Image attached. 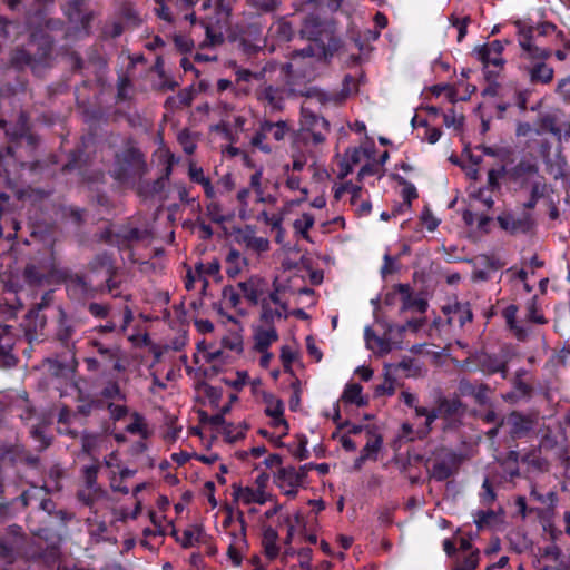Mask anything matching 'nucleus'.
Wrapping results in <instances>:
<instances>
[{"label": "nucleus", "instance_id": "bb28decb", "mask_svg": "<svg viewBox=\"0 0 570 570\" xmlns=\"http://www.w3.org/2000/svg\"><path fill=\"white\" fill-rule=\"evenodd\" d=\"M214 421L222 423V434L228 443L237 442L246 434L247 426L245 424L225 422L220 416L215 417Z\"/></svg>", "mask_w": 570, "mask_h": 570}, {"label": "nucleus", "instance_id": "7c9ffc66", "mask_svg": "<svg viewBox=\"0 0 570 570\" xmlns=\"http://www.w3.org/2000/svg\"><path fill=\"white\" fill-rule=\"evenodd\" d=\"M314 58V49L311 45H308L307 47L301 49V50H295L293 51L292 53V57H291V61H288L285 66H284V69L286 70V72L288 75H293L294 72L298 71L299 70V63L298 61L302 59H308V60H313Z\"/></svg>", "mask_w": 570, "mask_h": 570}, {"label": "nucleus", "instance_id": "2f4dec72", "mask_svg": "<svg viewBox=\"0 0 570 570\" xmlns=\"http://www.w3.org/2000/svg\"><path fill=\"white\" fill-rule=\"evenodd\" d=\"M520 47L530 59H547L551 53L550 50L535 46L530 35L520 40Z\"/></svg>", "mask_w": 570, "mask_h": 570}, {"label": "nucleus", "instance_id": "a19ab883", "mask_svg": "<svg viewBox=\"0 0 570 570\" xmlns=\"http://www.w3.org/2000/svg\"><path fill=\"white\" fill-rule=\"evenodd\" d=\"M226 264V274L229 277L234 278L242 272L243 267L246 264V259L242 257L239 252L232 249L227 255Z\"/></svg>", "mask_w": 570, "mask_h": 570}, {"label": "nucleus", "instance_id": "6e6552de", "mask_svg": "<svg viewBox=\"0 0 570 570\" xmlns=\"http://www.w3.org/2000/svg\"><path fill=\"white\" fill-rule=\"evenodd\" d=\"M460 465V456L452 450L442 449L431 465L430 474L436 481H445Z\"/></svg>", "mask_w": 570, "mask_h": 570}, {"label": "nucleus", "instance_id": "f257e3e1", "mask_svg": "<svg viewBox=\"0 0 570 570\" xmlns=\"http://www.w3.org/2000/svg\"><path fill=\"white\" fill-rule=\"evenodd\" d=\"M238 288L249 304L261 307L259 322L287 318L289 306L286 296L287 287L277 279L269 285L265 278L254 275L239 282Z\"/></svg>", "mask_w": 570, "mask_h": 570}, {"label": "nucleus", "instance_id": "473e14b6", "mask_svg": "<svg viewBox=\"0 0 570 570\" xmlns=\"http://www.w3.org/2000/svg\"><path fill=\"white\" fill-rule=\"evenodd\" d=\"M269 35L278 41H289L294 35V30L291 22L285 19H279L271 26Z\"/></svg>", "mask_w": 570, "mask_h": 570}, {"label": "nucleus", "instance_id": "c03bdc74", "mask_svg": "<svg viewBox=\"0 0 570 570\" xmlns=\"http://www.w3.org/2000/svg\"><path fill=\"white\" fill-rule=\"evenodd\" d=\"M99 466L97 464L86 465L82 469V475L87 488L97 493L100 489L97 483Z\"/></svg>", "mask_w": 570, "mask_h": 570}, {"label": "nucleus", "instance_id": "6ab92c4d", "mask_svg": "<svg viewBox=\"0 0 570 570\" xmlns=\"http://www.w3.org/2000/svg\"><path fill=\"white\" fill-rule=\"evenodd\" d=\"M295 94L315 100L321 107H337L344 101L340 97L337 90L326 91L317 87H309L306 90L295 91Z\"/></svg>", "mask_w": 570, "mask_h": 570}, {"label": "nucleus", "instance_id": "49530a36", "mask_svg": "<svg viewBox=\"0 0 570 570\" xmlns=\"http://www.w3.org/2000/svg\"><path fill=\"white\" fill-rule=\"evenodd\" d=\"M252 190L248 187L240 188L237 191L236 199L239 205V217L242 219H248L250 217L249 213V196Z\"/></svg>", "mask_w": 570, "mask_h": 570}, {"label": "nucleus", "instance_id": "423d86ee", "mask_svg": "<svg viewBox=\"0 0 570 570\" xmlns=\"http://www.w3.org/2000/svg\"><path fill=\"white\" fill-rule=\"evenodd\" d=\"M504 42L493 40L475 49L478 59L483 63L485 78L489 81H495L499 71L503 68L505 60L502 57Z\"/></svg>", "mask_w": 570, "mask_h": 570}, {"label": "nucleus", "instance_id": "7ed1b4c3", "mask_svg": "<svg viewBox=\"0 0 570 570\" xmlns=\"http://www.w3.org/2000/svg\"><path fill=\"white\" fill-rule=\"evenodd\" d=\"M225 540L227 541V554L235 566H240L243 553L247 548L246 525L244 515L239 512L237 524L234 525L232 518L223 521Z\"/></svg>", "mask_w": 570, "mask_h": 570}, {"label": "nucleus", "instance_id": "680f3d73", "mask_svg": "<svg viewBox=\"0 0 570 570\" xmlns=\"http://www.w3.org/2000/svg\"><path fill=\"white\" fill-rule=\"evenodd\" d=\"M55 303V295L53 291H47L42 294L40 302H38L33 307L30 308V311H37L39 314H45V309L53 306Z\"/></svg>", "mask_w": 570, "mask_h": 570}, {"label": "nucleus", "instance_id": "bf43d9fd", "mask_svg": "<svg viewBox=\"0 0 570 570\" xmlns=\"http://www.w3.org/2000/svg\"><path fill=\"white\" fill-rule=\"evenodd\" d=\"M98 434L91 433L89 431H82L80 435L82 451L90 454L98 445Z\"/></svg>", "mask_w": 570, "mask_h": 570}, {"label": "nucleus", "instance_id": "72a5a7b5", "mask_svg": "<svg viewBox=\"0 0 570 570\" xmlns=\"http://www.w3.org/2000/svg\"><path fill=\"white\" fill-rule=\"evenodd\" d=\"M132 422L126 426V432L129 434L139 435L141 439H148L150 431L146 423L144 415L138 412L131 414Z\"/></svg>", "mask_w": 570, "mask_h": 570}, {"label": "nucleus", "instance_id": "a878e982", "mask_svg": "<svg viewBox=\"0 0 570 570\" xmlns=\"http://www.w3.org/2000/svg\"><path fill=\"white\" fill-rule=\"evenodd\" d=\"M188 176L193 183L203 187L206 198L217 197L214 185L212 184L209 177L204 174L202 167L197 166L195 163H190L188 166Z\"/></svg>", "mask_w": 570, "mask_h": 570}, {"label": "nucleus", "instance_id": "39448f33", "mask_svg": "<svg viewBox=\"0 0 570 570\" xmlns=\"http://www.w3.org/2000/svg\"><path fill=\"white\" fill-rule=\"evenodd\" d=\"M309 465L304 464L299 468L292 465L282 466L275 474L274 482L279 491L293 499L297 495L301 488L305 482Z\"/></svg>", "mask_w": 570, "mask_h": 570}, {"label": "nucleus", "instance_id": "dca6fc26", "mask_svg": "<svg viewBox=\"0 0 570 570\" xmlns=\"http://www.w3.org/2000/svg\"><path fill=\"white\" fill-rule=\"evenodd\" d=\"M256 99L272 112L283 110L285 104L283 89L272 85L259 88L256 91Z\"/></svg>", "mask_w": 570, "mask_h": 570}, {"label": "nucleus", "instance_id": "4468645a", "mask_svg": "<svg viewBox=\"0 0 570 570\" xmlns=\"http://www.w3.org/2000/svg\"><path fill=\"white\" fill-rule=\"evenodd\" d=\"M58 313L56 336L57 340L66 347L73 345V337L76 335L77 325L72 317H70L61 305L56 306Z\"/></svg>", "mask_w": 570, "mask_h": 570}, {"label": "nucleus", "instance_id": "58836bf2", "mask_svg": "<svg viewBox=\"0 0 570 570\" xmlns=\"http://www.w3.org/2000/svg\"><path fill=\"white\" fill-rule=\"evenodd\" d=\"M215 198H208L209 203L206 205V215L208 218L216 224H223L228 220L223 205Z\"/></svg>", "mask_w": 570, "mask_h": 570}, {"label": "nucleus", "instance_id": "aec40b11", "mask_svg": "<svg viewBox=\"0 0 570 570\" xmlns=\"http://www.w3.org/2000/svg\"><path fill=\"white\" fill-rule=\"evenodd\" d=\"M436 419L443 417L449 422V425L455 424L460 421L464 409L461 401L456 397L448 399L443 397L440 400L435 407Z\"/></svg>", "mask_w": 570, "mask_h": 570}, {"label": "nucleus", "instance_id": "4c0bfd02", "mask_svg": "<svg viewBox=\"0 0 570 570\" xmlns=\"http://www.w3.org/2000/svg\"><path fill=\"white\" fill-rule=\"evenodd\" d=\"M315 217L311 213H304L301 217L296 218L293 223V228L305 240H309L308 230L314 226Z\"/></svg>", "mask_w": 570, "mask_h": 570}, {"label": "nucleus", "instance_id": "0eeeda50", "mask_svg": "<svg viewBox=\"0 0 570 570\" xmlns=\"http://www.w3.org/2000/svg\"><path fill=\"white\" fill-rule=\"evenodd\" d=\"M301 129L303 132L311 135L314 145H320L326 139L330 122L303 105L301 108Z\"/></svg>", "mask_w": 570, "mask_h": 570}, {"label": "nucleus", "instance_id": "13d9d810", "mask_svg": "<svg viewBox=\"0 0 570 570\" xmlns=\"http://www.w3.org/2000/svg\"><path fill=\"white\" fill-rule=\"evenodd\" d=\"M265 77V71L261 70L257 72H253L248 69H238L236 71V81L239 82H250L252 80L261 81Z\"/></svg>", "mask_w": 570, "mask_h": 570}, {"label": "nucleus", "instance_id": "37998d69", "mask_svg": "<svg viewBox=\"0 0 570 570\" xmlns=\"http://www.w3.org/2000/svg\"><path fill=\"white\" fill-rule=\"evenodd\" d=\"M285 186L291 190H299L302 196L295 200H292L291 204L293 206L299 205L301 203L305 202L308 196V189L306 187H301V177L287 174V178L285 181Z\"/></svg>", "mask_w": 570, "mask_h": 570}, {"label": "nucleus", "instance_id": "052dcab7", "mask_svg": "<svg viewBox=\"0 0 570 570\" xmlns=\"http://www.w3.org/2000/svg\"><path fill=\"white\" fill-rule=\"evenodd\" d=\"M271 425L278 432L275 442H278L283 436L288 434L289 425L285 420L284 414L282 416L271 417Z\"/></svg>", "mask_w": 570, "mask_h": 570}, {"label": "nucleus", "instance_id": "864d4df0", "mask_svg": "<svg viewBox=\"0 0 570 570\" xmlns=\"http://www.w3.org/2000/svg\"><path fill=\"white\" fill-rule=\"evenodd\" d=\"M525 374L527 371L524 368H521L517 372L514 379L513 386L519 397L529 396L531 393V386L522 380V376Z\"/></svg>", "mask_w": 570, "mask_h": 570}, {"label": "nucleus", "instance_id": "338daca9", "mask_svg": "<svg viewBox=\"0 0 570 570\" xmlns=\"http://www.w3.org/2000/svg\"><path fill=\"white\" fill-rule=\"evenodd\" d=\"M167 1L168 0H154L156 4L155 13L159 19L170 23L173 22V14L167 6Z\"/></svg>", "mask_w": 570, "mask_h": 570}, {"label": "nucleus", "instance_id": "412c9836", "mask_svg": "<svg viewBox=\"0 0 570 570\" xmlns=\"http://www.w3.org/2000/svg\"><path fill=\"white\" fill-rule=\"evenodd\" d=\"M509 425V433L512 438H522L533 430L534 422L529 415L520 412H511L507 419Z\"/></svg>", "mask_w": 570, "mask_h": 570}, {"label": "nucleus", "instance_id": "69168bd1", "mask_svg": "<svg viewBox=\"0 0 570 570\" xmlns=\"http://www.w3.org/2000/svg\"><path fill=\"white\" fill-rule=\"evenodd\" d=\"M235 187L234 177L230 173L223 175L215 187L217 196L230 191Z\"/></svg>", "mask_w": 570, "mask_h": 570}, {"label": "nucleus", "instance_id": "a211bd4d", "mask_svg": "<svg viewBox=\"0 0 570 570\" xmlns=\"http://www.w3.org/2000/svg\"><path fill=\"white\" fill-rule=\"evenodd\" d=\"M233 497L238 503L244 505L252 503L264 504L271 499V494L261 487H234Z\"/></svg>", "mask_w": 570, "mask_h": 570}, {"label": "nucleus", "instance_id": "c9c22d12", "mask_svg": "<svg viewBox=\"0 0 570 570\" xmlns=\"http://www.w3.org/2000/svg\"><path fill=\"white\" fill-rule=\"evenodd\" d=\"M553 69L544 62L535 63L530 70V80L532 82L549 83L553 79Z\"/></svg>", "mask_w": 570, "mask_h": 570}, {"label": "nucleus", "instance_id": "1a4fd4ad", "mask_svg": "<svg viewBox=\"0 0 570 570\" xmlns=\"http://www.w3.org/2000/svg\"><path fill=\"white\" fill-rule=\"evenodd\" d=\"M17 334L9 325L0 324V366L11 368L18 364Z\"/></svg>", "mask_w": 570, "mask_h": 570}, {"label": "nucleus", "instance_id": "e2e57ef3", "mask_svg": "<svg viewBox=\"0 0 570 570\" xmlns=\"http://www.w3.org/2000/svg\"><path fill=\"white\" fill-rule=\"evenodd\" d=\"M464 117L460 114H458L454 109H449L443 115V121L446 127H453L455 129H459L463 126Z\"/></svg>", "mask_w": 570, "mask_h": 570}, {"label": "nucleus", "instance_id": "0e129e2a", "mask_svg": "<svg viewBox=\"0 0 570 570\" xmlns=\"http://www.w3.org/2000/svg\"><path fill=\"white\" fill-rule=\"evenodd\" d=\"M480 552L478 549L472 551L462 562H460L453 570H474L480 560Z\"/></svg>", "mask_w": 570, "mask_h": 570}, {"label": "nucleus", "instance_id": "f704fd0d", "mask_svg": "<svg viewBox=\"0 0 570 570\" xmlns=\"http://www.w3.org/2000/svg\"><path fill=\"white\" fill-rule=\"evenodd\" d=\"M278 534L277 532L268 528L264 531L263 546L265 554L268 559H275L279 553V547L277 544Z\"/></svg>", "mask_w": 570, "mask_h": 570}, {"label": "nucleus", "instance_id": "774afa93", "mask_svg": "<svg viewBox=\"0 0 570 570\" xmlns=\"http://www.w3.org/2000/svg\"><path fill=\"white\" fill-rule=\"evenodd\" d=\"M178 141L186 154L191 155L196 150V142L188 131H180Z\"/></svg>", "mask_w": 570, "mask_h": 570}, {"label": "nucleus", "instance_id": "5701e85b", "mask_svg": "<svg viewBox=\"0 0 570 570\" xmlns=\"http://www.w3.org/2000/svg\"><path fill=\"white\" fill-rule=\"evenodd\" d=\"M500 227L510 233L528 232L532 226L530 215L524 214L521 217H515L512 214H502L497 217Z\"/></svg>", "mask_w": 570, "mask_h": 570}, {"label": "nucleus", "instance_id": "603ef678", "mask_svg": "<svg viewBox=\"0 0 570 570\" xmlns=\"http://www.w3.org/2000/svg\"><path fill=\"white\" fill-rule=\"evenodd\" d=\"M530 495L538 502L547 504L550 509H554L558 504V494L554 491H549L546 494L532 489Z\"/></svg>", "mask_w": 570, "mask_h": 570}, {"label": "nucleus", "instance_id": "79ce46f5", "mask_svg": "<svg viewBox=\"0 0 570 570\" xmlns=\"http://www.w3.org/2000/svg\"><path fill=\"white\" fill-rule=\"evenodd\" d=\"M383 440L380 435L372 436L362 449L360 461L376 460L382 448Z\"/></svg>", "mask_w": 570, "mask_h": 570}, {"label": "nucleus", "instance_id": "2eb2a0df", "mask_svg": "<svg viewBox=\"0 0 570 570\" xmlns=\"http://www.w3.org/2000/svg\"><path fill=\"white\" fill-rule=\"evenodd\" d=\"M46 324L47 316L45 314H39L37 311H28L21 326L29 343L41 341Z\"/></svg>", "mask_w": 570, "mask_h": 570}, {"label": "nucleus", "instance_id": "b1692460", "mask_svg": "<svg viewBox=\"0 0 570 570\" xmlns=\"http://www.w3.org/2000/svg\"><path fill=\"white\" fill-rule=\"evenodd\" d=\"M0 126L4 129L6 136L11 142H19L22 139H26L30 145L35 142V137L29 134L27 121L22 117L16 124L8 125L6 121H0Z\"/></svg>", "mask_w": 570, "mask_h": 570}, {"label": "nucleus", "instance_id": "f03ea898", "mask_svg": "<svg viewBox=\"0 0 570 570\" xmlns=\"http://www.w3.org/2000/svg\"><path fill=\"white\" fill-rule=\"evenodd\" d=\"M146 169V163L142 154L136 148H127L116 155L111 176L121 183L131 178L140 177Z\"/></svg>", "mask_w": 570, "mask_h": 570}, {"label": "nucleus", "instance_id": "4be33fe9", "mask_svg": "<svg viewBox=\"0 0 570 570\" xmlns=\"http://www.w3.org/2000/svg\"><path fill=\"white\" fill-rule=\"evenodd\" d=\"M474 360L479 370L483 373H501L502 377L507 376V364L501 357L488 353H480L475 355Z\"/></svg>", "mask_w": 570, "mask_h": 570}, {"label": "nucleus", "instance_id": "ea45409f", "mask_svg": "<svg viewBox=\"0 0 570 570\" xmlns=\"http://www.w3.org/2000/svg\"><path fill=\"white\" fill-rule=\"evenodd\" d=\"M263 130L267 131V134L271 135L274 140L281 141L288 134L289 127L284 120L276 122L263 120Z\"/></svg>", "mask_w": 570, "mask_h": 570}, {"label": "nucleus", "instance_id": "9d476101", "mask_svg": "<svg viewBox=\"0 0 570 570\" xmlns=\"http://www.w3.org/2000/svg\"><path fill=\"white\" fill-rule=\"evenodd\" d=\"M442 312L446 316L449 325L459 328L471 322L473 317L470 304L456 299L445 304L442 307Z\"/></svg>", "mask_w": 570, "mask_h": 570}, {"label": "nucleus", "instance_id": "9b49d317", "mask_svg": "<svg viewBox=\"0 0 570 570\" xmlns=\"http://www.w3.org/2000/svg\"><path fill=\"white\" fill-rule=\"evenodd\" d=\"M235 238L239 245L246 249L261 254L269 249V240L266 237L256 235V229L252 225H246L236 230Z\"/></svg>", "mask_w": 570, "mask_h": 570}, {"label": "nucleus", "instance_id": "4d7b16f0", "mask_svg": "<svg viewBox=\"0 0 570 570\" xmlns=\"http://www.w3.org/2000/svg\"><path fill=\"white\" fill-rule=\"evenodd\" d=\"M267 136H268L267 131L263 130V121H261L259 128L255 132V135L252 137L250 142L254 147L261 149L262 151L271 153V150H272L271 146L265 144Z\"/></svg>", "mask_w": 570, "mask_h": 570}, {"label": "nucleus", "instance_id": "5fc2aeb1", "mask_svg": "<svg viewBox=\"0 0 570 570\" xmlns=\"http://www.w3.org/2000/svg\"><path fill=\"white\" fill-rule=\"evenodd\" d=\"M202 28L205 30L206 39L200 43L204 46H214L223 41V35L209 24L202 22Z\"/></svg>", "mask_w": 570, "mask_h": 570}, {"label": "nucleus", "instance_id": "8fccbe9b", "mask_svg": "<svg viewBox=\"0 0 570 570\" xmlns=\"http://www.w3.org/2000/svg\"><path fill=\"white\" fill-rule=\"evenodd\" d=\"M101 396L105 399L124 401L126 399L124 392L120 390L119 384L116 381H109L101 390Z\"/></svg>", "mask_w": 570, "mask_h": 570}, {"label": "nucleus", "instance_id": "c85d7f7f", "mask_svg": "<svg viewBox=\"0 0 570 570\" xmlns=\"http://www.w3.org/2000/svg\"><path fill=\"white\" fill-rule=\"evenodd\" d=\"M414 413H415V416L416 417H424L425 421H424V424L422 428L419 429L417 431V434L419 436H426L431 430H432V425L433 423L435 422L436 420V412H435V409H428L425 406H421V405H415L414 407Z\"/></svg>", "mask_w": 570, "mask_h": 570}, {"label": "nucleus", "instance_id": "cd10ccee", "mask_svg": "<svg viewBox=\"0 0 570 570\" xmlns=\"http://www.w3.org/2000/svg\"><path fill=\"white\" fill-rule=\"evenodd\" d=\"M345 404H354L358 407L367 404V397L363 395V387L357 383L347 384L341 396Z\"/></svg>", "mask_w": 570, "mask_h": 570}, {"label": "nucleus", "instance_id": "09e8293b", "mask_svg": "<svg viewBox=\"0 0 570 570\" xmlns=\"http://www.w3.org/2000/svg\"><path fill=\"white\" fill-rule=\"evenodd\" d=\"M222 301L226 307L237 308L240 304V295L233 286H225L222 291Z\"/></svg>", "mask_w": 570, "mask_h": 570}, {"label": "nucleus", "instance_id": "20e7f679", "mask_svg": "<svg viewBox=\"0 0 570 570\" xmlns=\"http://www.w3.org/2000/svg\"><path fill=\"white\" fill-rule=\"evenodd\" d=\"M61 269L56 264L53 256L38 263L27 264L23 269V278L30 286H45L60 282Z\"/></svg>", "mask_w": 570, "mask_h": 570}, {"label": "nucleus", "instance_id": "e433bc0d", "mask_svg": "<svg viewBox=\"0 0 570 570\" xmlns=\"http://www.w3.org/2000/svg\"><path fill=\"white\" fill-rule=\"evenodd\" d=\"M265 403V414L268 417L282 416L285 411L284 402L272 393H265L263 396Z\"/></svg>", "mask_w": 570, "mask_h": 570}, {"label": "nucleus", "instance_id": "c756f323", "mask_svg": "<svg viewBox=\"0 0 570 570\" xmlns=\"http://www.w3.org/2000/svg\"><path fill=\"white\" fill-rule=\"evenodd\" d=\"M521 461L537 472H546L549 469V462L541 455L540 449H533L525 453Z\"/></svg>", "mask_w": 570, "mask_h": 570}, {"label": "nucleus", "instance_id": "6e6d98bb", "mask_svg": "<svg viewBox=\"0 0 570 570\" xmlns=\"http://www.w3.org/2000/svg\"><path fill=\"white\" fill-rule=\"evenodd\" d=\"M497 518L493 510H479L474 514V523L478 529L489 527L491 522Z\"/></svg>", "mask_w": 570, "mask_h": 570}, {"label": "nucleus", "instance_id": "393cba45", "mask_svg": "<svg viewBox=\"0 0 570 570\" xmlns=\"http://www.w3.org/2000/svg\"><path fill=\"white\" fill-rule=\"evenodd\" d=\"M384 336H377L370 326H367L364 331V340L366 346L371 350H376L377 352L385 354L391 352L393 348L400 347V345L395 342H392L390 338Z\"/></svg>", "mask_w": 570, "mask_h": 570}, {"label": "nucleus", "instance_id": "de8ad7c7", "mask_svg": "<svg viewBox=\"0 0 570 570\" xmlns=\"http://www.w3.org/2000/svg\"><path fill=\"white\" fill-rule=\"evenodd\" d=\"M46 366L48 373L57 377L66 376L67 373L71 370L68 363L58 358H47Z\"/></svg>", "mask_w": 570, "mask_h": 570}, {"label": "nucleus", "instance_id": "3c124183", "mask_svg": "<svg viewBox=\"0 0 570 570\" xmlns=\"http://www.w3.org/2000/svg\"><path fill=\"white\" fill-rule=\"evenodd\" d=\"M493 190L490 187H481L471 193V196L479 200L485 208H492L494 200L492 196Z\"/></svg>", "mask_w": 570, "mask_h": 570}, {"label": "nucleus", "instance_id": "a18cd8bd", "mask_svg": "<svg viewBox=\"0 0 570 570\" xmlns=\"http://www.w3.org/2000/svg\"><path fill=\"white\" fill-rule=\"evenodd\" d=\"M33 59L30 53H28L24 49L18 48L16 49L10 58V65L20 70L27 66H31Z\"/></svg>", "mask_w": 570, "mask_h": 570}, {"label": "nucleus", "instance_id": "f3484780", "mask_svg": "<svg viewBox=\"0 0 570 570\" xmlns=\"http://www.w3.org/2000/svg\"><path fill=\"white\" fill-rule=\"evenodd\" d=\"M60 281L66 283L68 294L73 298H82L92 296V288L87 279L78 274H68L61 271Z\"/></svg>", "mask_w": 570, "mask_h": 570}, {"label": "nucleus", "instance_id": "ddd939ff", "mask_svg": "<svg viewBox=\"0 0 570 570\" xmlns=\"http://www.w3.org/2000/svg\"><path fill=\"white\" fill-rule=\"evenodd\" d=\"M275 322H261L253 326L254 350L265 352L278 340V333L274 325Z\"/></svg>", "mask_w": 570, "mask_h": 570}, {"label": "nucleus", "instance_id": "f8f14e48", "mask_svg": "<svg viewBox=\"0 0 570 570\" xmlns=\"http://www.w3.org/2000/svg\"><path fill=\"white\" fill-rule=\"evenodd\" d=\"M395 292L401 297V312L413 311L423 314L428 311L429 303L421 295L413 296V289L410 284H397L394 286Z\"/></svg>", "mask_w": 570, "mask_h": 570}]
</instances>
